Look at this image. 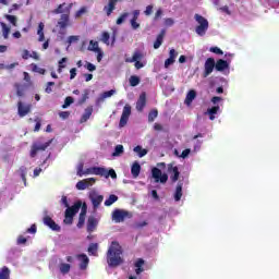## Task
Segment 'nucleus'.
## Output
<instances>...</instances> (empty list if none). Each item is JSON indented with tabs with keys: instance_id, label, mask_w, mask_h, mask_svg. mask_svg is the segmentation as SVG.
I'll return each mask as SVG.
<instances>
[{
	"instance_id": "nucleus-1",
	"label": "nucleus",
	"mask_w": 279,
	"mask_h": 279,
	"mask_svg": "<svg viewBox=\"0 0 279 279\" xmlns=\"http://www.w3.org/2000/svg\"><path fill=\"white\" fill-rule=\"evenodd\" d=\"M100 175V178H111L112 180H117V171L114 169H106L104 167H92L84 171V163H81L77 169V175L82 178V175Z\"/></svg>"
},
{
	"instance_id": "nucleus-2",
	"label": "nucleus",
	"mask_w": 279,
	"mask_h": 279,
	"mask_svg": "<svg viewBox=\"0 0 279 279\" xmlns=\"http://www.w3.org/2000/svg\"><path fill=\"white\" fill-rule=\"evenodd\" d=\"M123 247L118 241H112L107 252V263L109 267H119L123 265Z\"/></svg>"
},
{
	"instance_id": "nucleus-3",
	"label": "nucleus",
	"mask_w": 279,
	"mask_h": 279,
	"mask_svg": "<svg viewBox=\"0 0 279 279\" xmlns=\"http://www.w3.org/2000/svg\"><path fill=\"white\" fill-rule=\"evenodd\" d=\"M194 20L198 24L195 27V32L197 36H206V32H208V27H209L208 20L197 13L194 15Z\"/></svg>"
},
{
	"instance_id": "nucleus-4",
	"label": "nucleus",
	"mask_w": 279,
	"mask_h": 279,
	"mask_svg": "<svg viewBox=\"0 0 279 279\" xmlns=\"http://www.w3.org/2000/svg\"><path fill=\"white\" fill-rule=\"evenodd\" d=\"M57 27L59 28L60 34H64L66 27H71V13H69V9L66 10V13L61 14Z\"/></svg>"
},
{
	"instance_id": "nucleus-5",
	"label": "nucleus",
	"mask_w": 279,
	"mask_h": 279,
	"mask_svg": "<svg viewBox=\"0 0 279 279\" xmlns=\"http://www.w3.org/2000/svg\"><path fill=\"white\" fill-rule=\"evenodd\" d=\"M49 145H51V140L44 144L33 143V145L31 146V153H29L31 158H36V156H38V151H45L47 147H49Z\"/></svg>"
},
{
	"instance_id": "nucleus-6",
	"label": "nucleus",
	"mask_w": 279,
	"mask_h": 279,
	"mask_svg": "<svg viewBox=\"0 0 279 279\" xmlns=\"http://www.w3.org/2000/svg\"><path fill=\"white\" fill-rule=\"evenodd\" d=\"M112 219L116 223H121L122 221H125V219H132V213L130 211H123V210H114L112 213Z\"/></svg>"
},
{
	"instance_id": "nucleus-7",
	"label": "nucleus",
	"mask_w": 279,
	"mask_h": 279,
	"mask_svg": "<svg viewBox=\"0 0 279 279\" xmlns=\"http://www.w3.org/2000/svg\"><path fill=\"white\" fill-rule=\"evenodd\" d=\"M151 175L155 182H160L161 184H167V181L169 180V175H167V173L162 174V170L159 168H153Z\"/></svg>"
},
{
	"instance_id": "nucleus-8",
	"label": "nucleus",
	"mask_w": 279,
	"mask_h": 279,
	"mask_svg": "<svg viewBox=\"0 0 279 279\" xmlns=\"http://www.w3.org/2000/svg\"><path fill=\"white\" fill-rule=\"evenodd\" d=\"M132 114V107L130 105H125L123 107L122 116L120 118V128H125L128 125V121H130V116Z\"/></svg>"
},
{
	"instance_id": "nucleus-9",
	"label": "nucleus",
	"mask_w": 279,
	"mask_h": 279,
	"mask_svg": "<svg viewBox=\"0 0 279 279\" xmlns=\"http://www.w3.org/2000/svg\"><path fill=\"white\" fill-rule=\"evenodd\" d=\"M61 204L64 206L65 210H80V208H82V201H76L73 205H71L66 196L61 197Z\"/></svg>"
},
{
	"instance_id": "nucleus-10",
	"label": "nucleus",
	"mask_w": 279,
	"mask_h": 279,
	"mask_svg": "<svg viewBox=\"0 0 279 279\" xmlns=\"http://www.w3.org/2000/svg\"><path fill=\"white\" fill-rule=\"evenodd\" d=\"M97 182V179L95 178H88L85 180H81L76 183V189L77 191H86V189H88V186H93V184H95Z\"/></svg>"
},
{
	"instance_id": "nucleus-11",
	"label": "nucleus",
	"mask_w": 279,
	"mask_h": 279,
	"mask_svg": "<svg viewBox=\"0 0 279 279\" xmlns=\"http://www.w3.org/2000/svg\"><path fill=\"white\" fill-rule=\"evenodd\" d=\"M32 112V105H25L23 104V101H19L17 102V114L19 117L23 118V117H27V114H29Z\"/></svg>"
},
{
	"instance_id": "nucleus-12",
	"label": "nucleus",
	"mask_w": 279,
	"mask_h": 279,
	"mask_svg": "<svg viewBox=\"0 0 279 279\" xmlns=\"http://www.w3.org/2000/svg\"><path fill=\"white\" fill-rule=\"evenodd\" d=\"M98 226H99V219H97L95 216H89L86 225V230L88 234H93V232L97 230Z\"/></svg>"
},
{
	"instance_id": "nucleus-13",
	"label": "nucleus",
	"mask_w": 279,
	"mask_h": 279,
	"mask_svg": "<svg viewBox=\"0 0 279 279\" xmlns=\"http://www.w3.org/2000/svg\"><path fill=\"white\" fill-rule=\"evenodd\" d=\"M205 70L203 73V77H208V75H210V73H213V71H215L216 69V63H215V59L214 58H208L205 61Z\"/></svg>"
},
{
	"instance_id": "nucleus-14",
	"label": "nucleus",
	"mask_w": 279,
	"mask_h": 279,
	"mask_svg": "<svg viewBox=\"0 0 279 279\" xmlns=\"http://www.w3.org/2000/svg\"><path fill=\"white\" fill-rule=\"evenodd\" d=\"M13 88H15V93L17 97H25L27 89L29 88V84L26 83H14Z\"/></svg>"
},
{
	"instance_id": "nucleus-15",
	"label": "nucleus",
	"mask_w": 279,
	"mask_h": 279,
	"mask_svg": "<svg viewBox=\"0 0 279 279\" xmlns=\"http://www.w3.org/2000/svg\"><path fill=\"white\" fill-rule=\"evenodd\" d=\"M168 173L170 174L171 182H178V180H180L178 166H173V163L168 165Z\"/></svg>"
},
{
	"instance_id": "nucleus-16",
	"label": "nucleus",
	"mask_w": 279,
	"mask_h": 279,
	"mask_svg": "<svg viewBox=\"0 0 279 279\" xmlns=\"http://www.w3.org/2000/svg\"><path fill=\"white\" fill-rule=\"evenodd\" d=\"M145 106H147V94L143 92L136 101V111L143 112V110H145Z\"/></svg>"
},
{
	"instance_id": "nucleus-17",
	"label": "nucleus",
	"mask_w": 279,
	"mask_h": 279,
	"mask_svg": "<svg viewBox=\"0 0 279 279\" xmlns=\"http://www.w3.org/2000/svg\"><path fill=\"white\" fill-rule=\"evenodd\" d=\"M44 223L53 232H60V230H62L61 227L58 223H56L53 219L49 216L44 217Z\"/></svg>"
},
{
	"instance_id": "nucleus-18",
	"label": "nucleus",
	"mask_w": 279,
	"mask_h": 279,
	"mask_svg": "<svg viewBox=\"0 0 279 279\" xmlns=\"http://www.w3.org/2000/svg\"><path fill=\"white\" fill-rule=\"evenodd\" d=\"M89 199L93 204L94 210H97V208H99V206L101 205V202H104V195L92 193L89 194Z\"/></svg>"
},
{
	"instance_id": "nucleus-19",
	"label": "nucleus",
	"mask_w": 279,
	"mask_h": 279,
	"mask_svg": "<svg viewBox=\"0 0 279 279\" xmlns=\"http://www.w3.org/2000/svg\"><path fill=\"white\" fill-rule=\"evenodd\" d=\"M72 8H73V3L66 4V2H63L62 4H59L58 8L52 11V13L66 14V11L69 10V14H71Z\"/></svg>"
},
{
	"instance_id": "nucleus-20",
	"label": "nucleus",
	"mask_w": 279,
	"mask_h": 279,
	"mask_svg": "<svg viewBox=\"0 0 279 279\" xmlns=\"http://www.w3.org/2000/svg\"><path fill=\"white\" fill-rule=\"evenodd\" d=\"M133 266H134L136 276H141V274H143V271H145V259H143V258H137V259L133 263Z\"/></svg>"
},
{
	"instance_id": "nucleus-21",
	"label": "nucleus",
	"mask_w": 279,
	"mask_h": 279,
	"mask_svg": "<svg viewBox=\"0 0 279 279\" xmlns=\"http://www.w3.org/2000/svg\"><path fill=\"white\" fill-rule=\"evenodd\" d=\"M145 58V54L141 50H135L132 58H125L124 62L132 63V62H141Z\"/></svg>"
},
{
	"instance_id": "nucleus-22",
	"label": "nucleus",
	"mask_w": 279,
	"mask_h": 279,
	"mask_svg": "<svg viewBox=\"0 0 279 279\" xmlns=\"http://www.w3.org/2000/svg\"><path fill=\"white\" fill-rule=\"evenodd\" d=\"M118 1L119 0H109L108 4L104 7V12H106L107 16H111L112 12H114Z\"/></svg>"
},
{
	"instance_id": "nucleus-23",
	"label": "nucleus",
	"mask_w": 279,
	"mask_h": 279,
	"mask_svg": "<svg viewBox=\"0 0 279 279\" xmlns=\"http://www.w3.org/2000/svg\"><path fill=\"white\" fill-rule=\"evenodd\" d=\"M77 213V210H65L63 223L71 226L73 223V217H75Z\"/></svg>"
},
{
	"instance_id": "nucleus-24",
	"label": "nucleus",
	"mask_w": 279,
	"mask_h": 279,
	"mask_svg": "<svg viewBox=\"0 0 279 279\" xmlns=\"http://www.w3.org/2000/svg\"><path fill=\"white\" fill-rule=\"evenodd\" d=\"M78 260H81L80 263V269L82 271H84L85 269H87L88 267V263H90V259L88 258V256L86 254H80L77 255Z\"/></svg>"
},
{
	"instance_id": "nucleus-25",
	"label": "nucleus",
	"mask_w": 279,
	"mask_h": 279,
	"mask_svg": "<svg viewBox=\"0 0 279 279\" xmlns=\"http://www.w3.org/2000/svg\"><path fill=\"white\" fill-rule=\"evenodd\" d=\"M138 16H141V10H134L133 11V17L131 19V27L132 29H138L141 27V24H138Z\"/></svg>"
},
{
	"instance_id": "nucleus-26",
	"label": "nucleus",
	"mask_w": 279,
	"mask_h": 279,
	"mask_svg": "<svg viewBox=\"0 0 279 279\" xmlns=\"http://www.w3.org/2000/svg\"><path fill=\"white\" fill-rule=\"evenodd\" d=\"M90 117H93V106L85 108V112L81 117L80 123H86Z\"/></svg>"
},
{
	"instance_id": "nucleus-27",
	"label": "nucleus",
	"mask_w": 279,
	"mask_h": 279,
	"mask_svg": "<svg viewBox=\"0 0 279 279\" xmlns=\"http://www.w3.org/2000/svg\"><path fill=\"white\" fill-rule=\"evenodd\" d=\"M226 69H230V63H228V61L223 60V59H219L216 62V71H226Z\"/></svg>"
},
{
	"instance_id": "nucleus-28",
	"label": "nucleus",
	"mask_w": 279,
	"mask_h": 279,
	"mask_svg": "<svg viewBox=\"0 0 279 279\" xmlns=\"http://www.w3.org/2000/svg\"><path fill=\"white\" fill-rule=\"evenodd\" d=\"M197 97V92L195 89H191L185 97L184 104L186 106H191L193 104V100Z\"/></svg>"
},
{
	"instance_id": "nucleus-29",
	"label": "nucleus",
	"mask_w": 279,
	"mask_h": 279,
	"mask_svg": "<svg viewBox=\"0 0 279 279\" xmlns=\"http://www.w3.org/2000/svg\"><path fill=\"white\" fill-rule=\"evenodd\" d=\"M165 34L166 31L162 29L159 35L157 36L155 43H154V49H160V46L162 45L163 40H165Z\"/></svg>"
},
{
	"instance_id": "nucleus-30",
	"label": "nucleus",
	"mask_w": 279,
	"mask_h": 279,
	"mask_svg": "<svg viewBox=\"0 0 279 279\" xmlns=\"http://www.w3.org/2000/svg\"><path fill=\"white\" fill-rule=\"evenodd\" d=\"M90 97V89H84L82 97L77 100V106H84Z\"/></svg>"
},
{
	"instance_id": "nucleus-31",
	"label": "nucleus",
	"mask_w": 279,
	"mask_h": 279,
	"mask_svg": "<svg viewBox=\"0 0 279 279\" xmlns=\"http://www.w3.org/2000/svg\"><path fill=\"white\" fill-rule=\"evenodd\" d=\"M182 186H184V183L179 182L175 187L174 192V202H180L182 199Z\"/></svg>"
},
{
	"instance_id": "nucleus-32",
	"label": "nucleus",
	"mask_w": 279,
	"mask_h": 279,
	"mask_svg": "<svg viewBox=\"0 0 279 279\" xmlns=\"http://www.w3.org/2000/svg\"><path fill=\"white\" fill-rule=\"evenodd\" d=\"M37 35L39 36L38 41L44 43V40H45V24L43 22H40L38 24Z\"/></svg>"
},
{
	"instance_id": "nucleus-33",
	"label": "nucleus",
	"mask_w": 279,
	"mask_h": 279,
	"mask_svg": "<svg viewBox=\"0 0 279 279\" xmlns=\"http://www.w3.org/2000/svg\"><path fill=\"white\" fill-rule=\"evenodd\" d=\"M131 173H132L133 178H138V175H141V163L135 161L133 163V166L131 167Z\"/></svg>"
},
{
	"instance_id": "nucleus-34",
	"label": "nucleus",
	"mask_w": 279,
	"mask_h": 279,
	"mask_svg": "<svg viewBox=\"0 0 279 279\" xmlns=\"http://www.w3.org/2000/svg\"><path fill=\"white\" fill-rule=\"evenodd\" d=\"M86 213H87L86 210H81L76 228H78V229L84 228V223H86Z\"/></svg>"
},
{
	"instance_id": "nucleus-35",
	"label": "nucleus",
	"mask_w": 279,
	"mask_h": 279,
	"mask_svg": "<svg viewBox=\"0 0 279 279\" xmlns=\"http://www.w3.org/2000/svg\"><path fill=\"white\" fill-rule=\"evenodd\" d=\"M1 27H2V36L4 38V40H8V38H10V27L8 26V24L1 22L0 23Z\"/></svg>"
},
{
	"instance_id": "nucleus-36",
	"label": "nucleus",
	"mask_w": 279,
	"mask_h": 279,
	"mask_svg": "<svg viewBox=\"0 0 279 279\" xmlns=\"http://www.w3.org/2000/svg\"><path fill=\"white\" fill-rule=\"evenodd\" d=\"M219 112V106H214L207 109V113L209 114L210 121H215V114Z\"/></svg>"
},
{
	"instance_id": "nucleus-37",
	"label": "nucleus",
	"mask_w": 279,
	"mask_h": 279,
	"mask_svg": "<svg viewBox=\"0 0 279 279\" xmlns=\"http://www.w3.org/2000/svg\"><path fill=\"white\" fill-rule=\"evenodd\" d=\"M133 151L140 156V158H143L147 156V149L143 148V146H135Z\"/></svg>"
},
{
	"instance_id": "nucleus-38",
	"label": "nucleus",
	"mask_w": 279,
	"mask_h": 279,
	"mask_svg": "<svg viewBox=\"0 0 279 279\" xmlns=\"http://www.w3.org/2000/svg\"><path fill=\"white\" fill-rule=\"evenodd\" d=\"M20 175L24 182V186H27V168L25 166L20 168Z\"/></svg>"
},
{
	"instance_id": "nucleus-39",
	"label": "nucleus",
	"mask_w": 279,
	"mask_h": 279,
	"mask_svg": "<svg viewBox=\"0 0 279 279\" xmlns=\"http://www.w3.org/2000/svg\"><path fill=\"white\" fill-rule=\"evenodd\" d=\"M114 93H116L114 89L107 90L100 95V97L97 99V101L98 102L104 101V99H108V97H112V95H114Z\"/></svg>"
},
{
	"instance_id": "nucleus-40",
	"label": "nucleus",
	"mask_w": 279,
	"mask_h": 279,
	"mask_svg": "<svg viewBox=\"0 0 279 279\" xmlns=\"http://www.w3.org/2000/svg\"><path fill=\"white\" fill-rule=\"evenodd\" d=\"M158 118V109H153L148 113V123H154Z\"/></svg>"
},
{
	"instance_id": "nucleus-41",
	"label": "nucleus",
	"mask_w": 279,
	"mask_h": 279,
	"mask_svg": "<svg viewBox=\"0 0 279 279\" xmlns=\"http://www.w3.org/2000/svg\"><path fill=\"white\" fill-rule=\"evenodd\" d=\"M119 201V196L111 194L108 199L105 201V206H112V204H114V202Z\"/></svg>"
},
{
	"instance_id": "nucleus-42",
	"label": "nucleus",
	"mask_w": 279,
	"mask_h": 279,
	"mask_svg": "<svg viewBox=\"0 0 279 279\" xmlns=\"http://www.w3.org/2000/svg\"><path fill=\"white\" fill-rule=\"evenodd\" d=\"M129 82H130V86H138L141 84V77L136 76V75H132L130 78H129Z\"/></svg>"
},
{
	"instance_id": "nucleus-43",
	"label": "nucleus",
	"mask_w": 279,
	"mask_h": 279,
	"mask_svg": "<svg viewBox=\"0 0 279 279\" xmlns=\"http://www.w3.org/2000/svg\"><path fill=\"white\" fill-rule=\"evenodd\" d=\"M0 279H10V268L8 267H2L0 271Z\"/></svg>"
},
{
	"instance_id": "nucleus-44",
	"label": "nucleus",
	"mask_w": 279,
	"mask_h": 279,
	"mask_svg": "<svg viewBox=\"0 0 279 279\" xmlns=\"http://www.w3.org/2000/svg\"><path fill=\"white\" fill-rule=\"evenodd\" d=\"M89 51H101V49L99 48V43L90 40L89 41Z\"/></svg>"
},
{
	"instance_id": "nucleus-45",
	"label": "nucleus",
	"mask_w": 279,
	"mask_h": 279,
	"mask_svg": "<svg viewBox=\"0 0 279 279\" xmlns=\"http://www.w3.org/2000/svg\"><path fill=\"white\" fill-rule=\"evenodd\" d=\"M66 43H68L69 47H71L75 43H80V36H77V35L69 36Z\"/></svg>"
},
{
	"instance_id": "nucleus-46",
	"label": "nucleus",
	"mask_w": 279,
	"mask_h": 279,
	"mask_svg": "<svg viewBox=\"0 0 279 279\" xmlns=\"http://www.w3.org/2000/svg\"><path fill=\"white\" fill-rule=\"evenodd\" d=\"M128 16H130V13H128V12H124V13H122L119 17H118V20H117V25H123V23L125 22V19H128Z\"/></svg>"
},
{
	"instance_id": "nucleus-47",
	"label": "nucleus",
	"mask_w": 279,
	"mask_h": 279,
	"mask_svg": "<svg viewBox=\"0 0 279 279\" xmlns=\"http://www.w3.org/2000/svg\"><path fill=\"white\" fill-rule=\"evenodd\" d=\"M124 149H123V145L119 144L116 146L114 151L112 153L113 157L117 156H121V154H123Z\"/></svg>"
},
{
	"instance_id": "nucleus-48",
	"label": "nucleus",
	"mask_w": 279,
	"mask_h": 279,
	"mask_svg": "<svg viewBox=\"0 0 279 279\" xmlns=\"http://www.w3.org/2000/svg\"><path fill=\"white\" fill-rule=\"evenodd\" d=\"M60 271L61 274H69L71 271V265L70 264H60Z\"/></svg>"
},
{
	"instance_id": "nucleus-49",
	"label": "nucleus",
	"mask_w": 279,
	"mask_h": 279,
	"mask_svg": "<svg viewBox=\"0 0 279 279\" xmlns=\"http://www.w3.org/2000/svg\"><path fill=\"white\" fill-rule=\"evenodd\" d=\"M101 41L105 45H110V33L104 32L102 35H101Z\"/></svg>"
},
{
	"instance_id": "nucleus-50",
	"label": "nucleus",
	"mask_w": 279,
	"mask_h": 279,
	"mask_svg": "<svg viewBox=\"0 0 279 279\" xmlns=\"http://www.w3.org/2000/svg\"><path fill=\"white\" fill-rule=\"evenodd\" d=\"M4 19H7V21H10L11 24L16 27V23H17V19L15 15H10V14H5Z\"/></svg>"
},
{
	"instance_id": "nucleus-51",
	"label": "nucleus",
	"mask_w": 279,
	"mask_h": 279,
	"mask_svg": "<svg viewBox=\"0 0 279 279\" xmlns=\"http://www.w3.org/2000/svg\"><path fill=\"white\" fill-rule=\"evenodd\" d=\"M148 223H147V221H142V222H134V225H133V229L134 230H141V229H143V228H145V226H147Z\"/></svg>"
},
{
	"instance_id": "nucleus-52",
	"label": "nucleus",
	"mask_w": 279,
	"mask_h": 279,
	"mask_svg": "<svg viewBox=\"0 0 279 279\" xmlns=\"http://www.w3.org/2000/svg\"><path fill=\"white\" fill-rule=\"evenodd\" d=\"M97 248H98L97 243H92V244H89L87 251L89 254H93L95 256V254H97Z\"/></svg>"
},
{
	"instance_id": "nucleus-53",
	"label": "nucleus",
	"mask_w": 279,
	"mask_h": 279,
	"mask_svg": "<svg viewBox=\"0 0 279 279\" xmlns=\"http://www.w3.org/2000/svg\"><path fill=\"white\" fill-rule=\"evenodd\" d=\"M73 101H74L73 97L68 96V97L64 99V104L62 105V108H63V109L69 108V106H71V104H73Z\"/></svg>"
},
{
	"instance_id": "nucleus-54",
	"label": "nucleus",
	"mask_w": 279,
	"mask_h": 279,
	"mask_svg": "<svg viewBox=\"0 0 279 279\" xmlns=\"http://www.w3.org/2000/svg\"><path fill=\"white\" fill-rule=\"evenodd\" d=\"M33 71L35 73H39V75H45V73H47V70H45L40 66H37L36 64H33Z\"/></svg>"
},
{
	"instance_id": "nucleus-55",
	"label": "nucleus",
	"mask_w": 279,
	"mask_h": 279,
	"mask_svg": "<svg viewBox=\"0 0 279 279\" xmlns=\"http://www.w3.org/2000/svg\"><path fill=\"white\" fill-rule=\"evenodd\" d=\"M66 58H62L60 61H59V68H58V73H62V69H66V65L64 64V62H66Z\"/></svg>"
},
{
	"instance_id": "nucleus-56",
	"label": "nucleus",
	"mask_w": 279,
	"mask_h": 279,
	"mask_svg": "<svg viewBox=\"0 0 279 279\" xmlns=\"http://www.w3.org/2000/svg\"><path fill=\"white\" fill-rule=\"evenodd\" d=\"M51 86H56L54 82H48L45 88V93H47L48 95L53 93V89L51 88Z\"/></svg>"
},
{
	"instance_id": "nucleus-57",
	"label": "nucleus",
	"mask_w": 279,
	"mask_h": 279,
	"mask_svg": "<svg viewBox=\"0 0 279 279\" xmlns=\"http://www.w3.org/2000/svg\"><path fill=\"white\" fill-rule=\"evenodd\" d=\"M210 51L211 53H216L217 56H223V50H221L219 47H211Z\"/></svg>"
},
{
	"instance_id": "nucleus-58",
	"label": "nucleus",
	"mask_w": 279,
	"mask_h": 279,
	"mask_svg": "<svg viewBox=\"0 0 279 279\" xmlns=\"http://www.w3.org/2000/svg\"><path fill=\"white\" fill-rule=\"evenodd\" d=\"M154 12V5L149 4L146 7V10L144 11L145 16H151V13Z\"/></svg>"
},
{
	"instance_id": "nucleus-59",
	"label": "nucleus",
	"mask_w": 279,
	"mask_h": 279,
	"mask_svg": "<svg viewBox=\"0 0 279 279\" xmlns=\"http://www.w3.org/2000/svg\"><path fill=\"white\" fill-rule=\"evenodd\" d=\"M59 117H60V119L66 120V119H69V117H71V112L70 111H61V112H59Z\"/></svg>"
},
{
	"instance_id": "nucleus-60",
	"label": "nucleus",
	"mask_w": 279,
	"mask_h": 279,
	"mask_svg": "<svg viewBox=\"0 0 279 279\" xmlns=\"http://www.w3.org/2000/svg\"><path fill=\"white\" fill-rule=\"evenodd\" d=\"M82 14H86V8H81L78 11L75 12V19H80Z\"/></svg>"
},
{
	"instance_id": "nucleus-61",
	"label": "nucleus",
	"mask_w": 279,
	"mask_h": 279,
	"mask_svg": "<svg viewBox=\"0 0 279 279\" xmlns=\"http://www.w3.org/2000/svg\"><path fill=\"white\" fill-rule=\"evenodd\" d=\"M26 232H27L28 234H36V232H37V227H36V225H32V226L26 230Z\"/></svg>"
},
{
	"instance_id": "nucleus-62",
	"label": "nucleus",
	"mask_w": 279,
	"mask_h": 279,
	"mask_svg": "<svg viewBox=\"0 0 279 279\" xmlns=\"http://www.w3.org/2000/svg\"><path fill=\"white\" fill-rule=\"evenodd\" d=\"M85 66H86L87 71H90L92 73H93V71H97V66H95V64H93L90 62H87Z\"/></svg>"
},
{
	"instance_id": "nucleus-63",
	"label": "nucleus",
	"mask_w": 279,
	"mask_h": 279,
	"mask_svg": "<svg viewBox=\"0 0 279 279\" xmlns=\"http://www.w3.org/2000/svg\"><path fill=\"white\" fill-rule=\"evenodd\" d=\"M169 58L171 60H174L175 61V58H178V52L175 51V49H171L170 52H169Z\"/></svg>"
},
{
	"instance_id": "nucleus-64",
	"label": "nucleus",
	"mask_w": 279,
	"mask_h": 279,
	"mask_svg": "<svg viewBox=\"0 0 279 279\" xmlns=\"http://www.w3.org/2000/svg\"><path fill=\"white\" fill-rule=\"evenodd\" d=\"M162 16V9H158L155 13L154 21H158Z\"/></svg>"
}]
</instances>
